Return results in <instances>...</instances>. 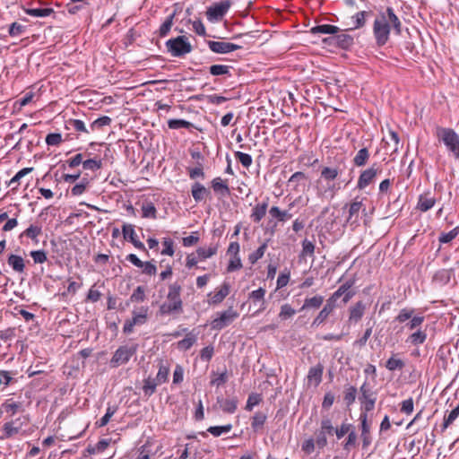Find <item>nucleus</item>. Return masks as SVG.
<instances>
[{"label": "nucleus", "mask_w": 459, "mask_h": 459, "mask_svg": "<svg viewBox=\"0 0 459 459\" xmlns=\"http://www.w3.org/2000/svg\"><path fill=\"white\" fill-rule=\"evenodd\" d=\"M391 26L396 35H401L402 22L394 9L387 7L385 12L378 13L373 23V34L378 47L385 45L389 40Z\"/></svg>", "instance_id": "f257e3e1"}, {"label": "nucleus", "mask_w": 459, "mask_h": 459, "mask_svg": "<svg viewBox=\"0 0 459 459\" xmlns=\"http://www.w3.org/2000/svg\"><path fill=\"white\" fill-rule=\"evenodd\" d=\"M181 285L174 282L169 286L167 301L163 302L159 307L160 316L180 315L183 313V301L180 297Z\"/></svg>", "instance_id": "f03ea898"}, {"label": "nucleus", "mask_w": 459, "mask_h": 459, "mask_svg": "<svg viewBox=\"0 0 459 459\" xmlns=\"http://www.w3.org/2000/svg\"><path fill=\"white\" fill-rule=\"evenodd\" d=\"M436 136L443 143L449 154L459 160V134L452 128L437 126Z\"/></svg>", "instance_id": "7ed1b4c3"}, {"label": "nucleus", "mask_w": 459, "mask_h": 459, "mask_svg": "<svg viewBox=\"0 0 459 459\" xmlns=\"http://www.w3.org/2000/svg\"><path fill=\"white\" fill-rule=\"evenodd\" d=\"M363 200L364 198L357 196L350 204L344 206V208H348V216L346 218L345 224L352 230L357 229L360 224V213H366L367 208Z\"/></svg>", "instance_id": "20e7f679"}, {"label": "nucleus", "mask_w": 459, "mask_h": 459, "mask_svg": "<svg viewBox=\"0 0 459 459\" xmlns=\"http://www.w3.org/2000/svg\"><path fill=\"white\" fill-rule=\"evenodd\" d=\"M137 350L138 344L136 343L118 347L110 359V366L112 368H117L126 364L130 359L136 354Z\"/></svg>", "instance_id": "39448f33"}, {"label": "nucleus", "mask_w": 459, "mask_h": 459, "mask_svg": "<svg viewBox=\"0 0 459 459\" xmlns=\"http://www.w3.org/2000/svg\"><path fill=\"white\" fill-rule=\"evenodd\" d=\"M166 48L173 56H182L192 51V46L185 36H178L167 40Z\"/></svg>", "instance_id": "423d86ee"}, {"label": "nucleus", "mask_w": 459, "mask_h": 459, "mask_svg": "<svg viewBox=\"0 0 459 459\" xmlns=\"http://www.w3.org/2000/svg\"><path fill=\"white\" fill-rule=\"evenodd\" d=\"M148 307H141L138 309H134L132 312V318L125 322L123 332L126 334L131 333L134 331L135 325H143L147 322L148 319Z\"/></svg>", "instance_id": "0eeeda50"}, {"label": "nucleus", "mask_w": 459, "mask_h": 459, "mask_svg": "<svg viewBox=\"0 0 459 459\" xmlns=\"http://www.w3.org/2000/svg\"><path fill=\"white\" fill-rule=\"evenodd\" d=\"M231 6V3L229 0L215 3L209 6L206 11V16L210 22H219L228 13Z\"/></svg>", "instance_id": "6e6552de"}, {"label": "nucleus", "mask_w": 459, "mask_h": 459, "mask_svg": "<svg viewBox=\"0 0 459 459\" xmlns=\"http://www.w3.org/2000/svg\"><path fill=\"white\" fill-rule=\"evenodd\" d=\"M238 317V313L233 309V307H230L212 321V328L214 330H221L230 325Z\"/></svg>", "instance_id": "1a4fd4ad"}, {"label": "nucleus", "mask_w": 459, "mask_h": 459, "mask_svg": "<svg viewBox=\"0 0 459 459\" xmlns=\"http://www.w3.org/2000/svg\"><path fill=\"white\" fill-rule=\"evenodd\" d=\"M378 172H380V169L377 163L363 170L359 177L357 188L359 190L366 188L374 180Z\"/></svg>", "instance_id": "9d476101"}, {"label": "nucleus", "mask_w": 459, "mask_h": 459, "mask_svg": "<svg viewBox=\"0 0 459 459\" xmlns=\"http://www.w3.org/2000/svg\"><path fill=\"white\" fill-rule=\"evenodd\" d=\"M353 284V280L347 281L346 282L342 284L329 298H331L333 301L336 302L338 299L343 297V303H348L350 299L354 296V292L350 290Z\"/></svg>", "instance_id": "9b49d317"}, {"label": "nucleus", "mask_w": 459, "mask_h": 459, "mask_svg": "<svg viewBox=\"0 0 459 459\" xmlns=\"http://www.w3.org/2000/svg\"><path fill=\"white\" fill-rule=\"evenodd\" d=\"M308 180V177L302 171H297L290 176L288 180L287 186L291 191L299 193L303 191Z\"/></svg>", "instance_id": "f8f14e48"}, {"label": "nucleus", "mask_w": 459, "mask_h": 459, "mask_svg": "<svg viewBox=\"0 0 459 459\" xmlns=\"http://www.w3.org/2000/svg\"><path fill=\"white\" fill-rule=\"evenodd\" d=\"M335 307L336 302L333 301L331 298H328L323 308L313 320L312 326H318L324 324Z\"/></svg>", "instance_id": "ddd939ff"}, {"label": "nucleus", "mask_w": 459, "mask_h": 459, "mask_svg": "<svg viewBox=\"0 0 459 459\" xmlns=\"http://www.w3.org/2000/svg\"><path fill=\"white\" fill-rule=\"evenodd\" d=\"M360 420V429H361V439H362V448H368L372 443V437L370 435V425L368 422V414L360 413L359 414Z\"/></svg>", "instance_id": "4468645a"}, {"label": "nucleus", "mask_w": 459, "mask_h": 459, "mask_svg": "<svg viewBox=\"0 0 459 459\" xmlns=\"http://www.w3.org/2000/svg\"><path fill=\"white\" fill-rule=\"evenodd\" d=\"M122 231L125 239L129 240L137 249L146 251L144 244L137 239L135 230L132 224H124Z\"/></svg>", "instance_id": "2eb2a0df"}, {"label": "nucleus", "mask_w": 459, "mask_h": 459, "mask_svg": "<svg viewBox=\"0 0 459 459\" xmlns=\"http://www.w3.org/2000/svg\"><path fill=\"white\" fill-rule=\"evenodd\" d=\"M230 286L228 282H223L220 290L215 292L208 294L209 304L217 305L223 301V299L229 295Z\"/></svg>", "instance_id": "dca6fc26"}, {"label": "nucleus", "mask_w": 459, "mask_h": 459, "mask_svg": "<svg viewBox=\"0 0 459 459\" xmlns=\"http://www.w3.org/2000/svg\"><path fill=\"white\" fill-rule=\"evenodd\" d=\"M435 204V197L431 196L430 192H427L419 196L416 208L422 212H426L430 210Z\"/></svg>", "instance_id": "f3484780"}, {"label": "nucleus", "mask_w": 459, "mask_h": 459, "mask_svg": "<svg viewBox=\"0 0 459 459\" xmlns=\"http://www.w3.org/2000/svg\"><path fill=\"white\" fill-rule=\"evenodd\" d=\"M385 143V149L390 150L391 154H395L399 152L400 149V138L396 132L394 130L388 131V138L383 139Z\"/></svg>", "instance_id": "a211bd4d"}, {"label": "nucleus", "mask_w": 459, "mask_h": 459, "mask_svg": "<svg viewBox=\"0 0 459 459\" xmlns=\"http://www.w3.org/2000/svg\"><path fill=\"white\" fill-rule=\"evenodd\" d=\"M323 371L324 367L320 363L315 367L310 368L307 376L308 384H313L315 386L319 385V384L322 382Z\"/></svg>", "instance_id": "6ab92c4d"}, {"label": "nucleus", "mask_w": 459, "mask_h": 459, "mask_svg": "<svg viewBox=\"0 0 459 459\" xmlns=\"http://www.w3.org/2000/svg\"><path fill=\"white\" fill-rule=\"evenodd\" d=\"M7 264L15 273H25V261L21 255L11 254L7 258Z\"/></svg>", "instance_id": "aec40b11"}, {"label": "nucleus", "mask_w": 459, "mask_h": 459, "mask_svg": "<svg viewBox=\"0 0 459 459\" xmlns=\"http://www.w3.org/2000/svg\"><path fill=\"white\" fill-rule=\"evenodd\" d=\"M191 194L194 200L196 203H199L202 202L205 197H207L211 194V192L201 183L195 182L191 187Z\"/></svg>", "instance_id": "412c9836"}, {"label": "nucleus", "mask_w": 459, "mask_h": 459, "mask_svg": "<svg viewBox=\"0 0 459 459\" xmlns=\"http://www.w3.org/2000/svg\"><path fill=\"white\" fill-rule=\"evenodd\" d=\"M366 310V305L362 301H358L349 309V320L351 322L358 323L363 316Z\"/></svg>", "instance_id": "4be33fe9"}, {"label": "nucleus", "mask_w": 459, "mask_h": 459, "mask_svg": "<svg viewBox=\"0 0 459 459\" xmlns=\"http://www.w3.org/2000/svg\"><path fill=\"white\" fill-rule=\"evenodd\" d=\"M377 399V393L372 389V386L368 381H365L359 387V401H367Z\"/></svg>", "instance_id": "5701e85b"}, {"label": "nucleus", "mask_w": 459, "mask_h": 459, "mask_svg": "<svg viewBox=\"0 0 459 459\" xmlns=\"http://www.w3.org/2000/svg\"><path fill=\"white\" fill-rule=\"evenodd\" d=\"M268 208V202H263L261 204H257L252 210V213L250 215V218L254 222L258 223L266 213Z\"/></svg>", "instance_id": "b1692460"}, {"label": "nucleus", "mask_w": 459, "mask_h": 459, "mask_svg": "<svg viewBox=\"0 0 459 459\" xmlns=\"http://www.w3.org/2000/svg\"><path fill=\"white\" fill-rule=\"evenodd\" d=\"M324 297L321 295H316L311 298H307L304 300V304L301 307L300 310H307V309H317L319 308L323 303H324Z\"/></svg>", "instance_id": "393cba45"}, {"label": "nucleus", "mask_w": 459, "mask_h": 459, "mask_svg": "<svg viewBox=\"0 0 459 459\" xmlns=\"http://www.w3.org/2000/svg\"><path fill=\"white\" fill-rule=\"evenodd\" d=\"M212 187L216 194H220L222 196H226L230 194L229 186L220 177L212 180Z\"/></svg>", "instance_id": "a878e982"}, {"label": "nucleus", "mask_w": 459, "mask_h": 459, "mask_svg": "<svg viewBox=\"0 0 459 459\" xmlns=\"http://www.w3.org/2000/svg\"><path fill=\"white\" fill-rule=\"evenodd\" d=\"M371 12L360 11L351 16L353 26L350 30L360 29L365 26L367 17Z\"/></svg>", "instance_id": "bb28decb"}, {"label": "nucleus", "mask_w": 459, "mask_h": 459, "mask_svg": "<svg viewBox=\"0 0 459 459\" xmlns=\"http://www.w3.org/2000/svg\"><path fill=\"white\" fill-rule=\"evenodd\" d=\"M311 32L313 34L322 33L334 35L341 32V29L337 26L331 24H322L313 27L311 29Z\"/></svg>", "instance_id": "cd10ccee"}, {"label": "nucleus", "mask_w": 459, "mask_h": 459, "mask_svg": "<svg viewBox=\"0 0 459 459\" xmlns=\"http://www.w3.org/2000/svg\"><path fill=\"white\" fill-rule=\"evenodd\" d=\"M217 401L220 403V406L224 412L234 413L235 411L237 410L238 400L236 398L223 399V398L218 397Z\"/></svg>", "instance_id": "c85d7f7f"}, {"label": "nucleus", "mask_w": 459, "mask_h": 459, "mask_svg": "<svg viewBox=\"0 0 459 459\" xmlns=\"http://www.w3.org/2000/svg\"><path fill=\"white\" fill-rule=\"evenodd\" d=\"M342 170L339 167H323L320 172V176L325 181L334 180Z\"/></svg>", "instance_id": "c756f323"}, {"label": "nucleus", "mask_w": 459, "mask_h": 459, "mask_svg": "<svg viewBox=\"0 0 459 459\" xmlns=\"http://www.w3.org/2000/svg\"><path fill=\"white\" fill-rule=\"evenodd\" d=\"M427 340V333L426 331H422L421 329H417L414 333H412L407 339V342H410L412 345H420L425 342Z\"/></svg>", "instance_id": "7c9ffc66"}, {"label": "nucleus", "mask_w": 459, "mask_h": 459, "mask_svg": "<svg viewBox=\"0 0 459 459\" xmlns=\"http://www.w3.org/2000/svg\"><path fill=\"white\" fill-rule=\"evenodd\" d=\"M336 39L337 47L342 49L350 48L354 43L353 37L346 33H337Z\"/></svg>", "instance_id": "2f4dec72"}, {"label": "nucleus", "mask_w": 459, "mask_h": 459, "mask_svg": "<svg viewBox=\"0 0 459 459\" xmlns=\"http://www.w3.org/2000/svg\"><path fill=\"white\" fill-rule=\"evenodd\" d=\"M207 45L211 51L216 54H228L229 53V48H228V42L226 41H213L209 40L207 41Z\"/></svg>", "instance_id": "473e14b6"}, {"label": "nucleus", "mask_w": 459, "mask_h": 459, "mask_svg": "<svg viewBox=\"0 0 459 459\" xmlns=\"http://www.w3.org/2000/svg\"><path fill=\"white\" fill-rule=\"evenodd\" d=\"M65 128L76 132L89 133L83 121L80 119L70 118L65 121Z\"/></svg>", "instance_id": "72a5a7b5"}, {"label": "nucleus", "mask_w": 459, "mask_h": 459, "mask_svg": "<svg viewBox=\"0 0 459 459\" xmlns=\"http://www.w3.org/2000/svg\"><path fill=\"white\" fill-rule=\"evenodd\" d=\"M168 126L169 129H174V130L180 129V128H186V129H189V130L193 129V128H196V126L193 123L184 120V119H169L168 121Z\"/></svg>", "instance_id": "f704fd0d"}, {"label": "nucleus", "mask_w": 459, "mask_h": 459, "mask_svg": "<svg viewBox=\"0 0 459 459\" xmlns=\"http://www.w3.org/2000/svg\"><path fill=\"white\" fill-rule=\"evenodd\" d=\"M24 13L34 17H47L54 13L52 8H22Z\"/></svg>", "instance_id": "c9c22d12"}, {"label": "nucleus", "mask_w": 459, "mask_h": 459, "mask_svg": "<svg viewBox=\"0 0 459 459\" xmlns=\"http://www.w3.org/2000/svg\"><path fill=\"white\" fill-rule=\"evenodd\" d=\"M269 214L274 218L277 219L279 221H286L290 220L292 217V214L289 212V211H281L277 206H273L269 210Z\"/></svg>", "instance_id": "e433bc0d"}, {"label": "nucleus", "mask_w": 459, "mask_h": 459, "mask_svg": "<svg viewBox=\"0 0 459 459\" xmlns=\"http://www.w3.org/2000/svg\"><path fill=\"white\" fill-rule=\"evenodd\" d=\"M357 388L353 385H345L344 391H343V400L347 406H351L355 403L356 396H357Z\"/></svg>", "instance_id": "4c0bfd02"}, {"label": "nucleus", "mask_w": 459, "mask_h": 459, "mask_svg": "<svg viewBox=\"0 0 459 459\" xmlns=\"http://www.w3.org/2000/svg\"><path fill=\"white\" fill-rule=\"evenodd\" d=\"M160 385V384L158 383V381L155 378H152L151 377L144 379L143 385V391L144 393V395H146L148 397L152 395L156 391L157 385Z\"/></svg>", "instance_id": "58836bf2"}, {"label": "nucleus", "mask_w": 459, "mask_h": 459, "mask_svg": "<svg viewBox=\"0 0 459 459\" xmlns=\"http://www.w3.org/2000/svg\"><path fill=\"white\" fill-rule=\"evenodd\" d=\"M230 68L231 66L226 65H212L209 67V72L214 76L226 75L230 77Z\"/></svg>", "instance_id": "ea45409f"}, {"label": "nucleus", "mask_w": 459, "mask_h": 459, "mask_svg": "<svg viewBox=\"0 0 459 459\" xmlns=\"http://www.w3.org/2000/svg\"><path fill=\"white\" fill-rule=\"evenodd\" d=\"M369 159V152L368 148H362L360 149L355 157L353 158V163L357 167H363L366 165Z\"/></svg>", "instance_id": "a19ab883"}, {"label": "nucleus", "mask_w": 459, "mask_h": 459, "mask_svg": "<svg viewBox=\"0 0 459 459\" xmlns=\"http://www.w3.org/2000/svg\"><path fill=\"white\" fill-rule=\"evenodd\" d=\"M157 210L151 201L144 202L142 205V216L143 218L156 219Z\"/></svg>", "instance_id": "79ce46f5"}, {"label": "nucleus", "mask_w": 459, "mask_h": 459, "mask_svg": "<svg viewBox=\"0 0 459 459\" xmlns=\"http://www.w3.org/2000/svg\"><path fill=\"white\" fill-rule=\"evenodd\" d=\"M17 420H11L8 422H5L3 426V431L4 433V437L6 438H10L13 437L14 435L18 434L21 429V425L16 426Z\"/></svg>", "instance_id": "37998d69"}, {"label": "nucleus", "mask_w": 459, "mask_h": 459, "mask_svg": "<svg viewBox=\"0 0 459 459\" xmlns=\"http://www.w3.org/2000/svg\"><path fill=\"white\" fill-rule=\"evenodd\" d=\"M176 12H173L169 16L166 18L164 22L160 25L159 29V36L161 38L166 37L169 30H171V27L173 25V20L175 18Z\"/></svg>", "instance_id": "c03bdc74"}, {"label": "nucleus", "mask_w": 459, "mask_h": 459, "mask_svg": "<svg viewBox=\"0 0 459 459\" xmlns=\"http://www.w3.org/2000/svg\"><path fill=\"white\" fill-rule=\"evenodd\" d=\"M195 342L196 336L189 333L184 339L178 342V348L183 351H187L195 343Z\"/></svg>", "instance_id": "a18cd8bd"}, {"label": "nucleus", "mask_w": 459, "mask_h": 459, "mask_svg": "<svg viewBox=\"0 0 459 459\" xmlns=\"http://www.w3.org/2000/svg\"><path fill=\"white\" fill-rule=\"evenodd\" d=\"M459 416V403L458 405L453 409L447 416H445L442 424L441 431H445Z\"/></svg>", "instance_id": "49530a36"}, {"label": "nucleus", "mask_w": 459, "mask_h": 459, "mask_svg": "<svg viewBox=\"0 0 459 459\" xmlns=\"http://www.w3.org/2000/svg\"><path fill=\"white\" fill-rule=\"evenodd\" d=\"M266 290L260 287L259 289L253 290L251 293H249V299H251L254 303L255 302H262V307L260 310H264L265 308L264 307V295Z\"/></svg>", "instance_id": "de8ad7c7"}, {"label": "nucleus", "mask_w": 459, "mask_h": 459, "mask_svg": "<svg viewBox=\"0 0 459 459\" xmlns=\"http://www.w3.org/2000/svg\"><path fill=\"white\" fill-rule=\"evenodd\" d=\"M267 419V416L265 413L257 411L254 414L252 417V422L251 426L254 430H258L259 429L263 428L265 420Z\"/></svg>", "instance_id": "09e8293b"}, {"label": "nucleus", "mask_w": 459, "mask_h": 459, "mask_svg": "<svg viewBox=\"0 0 459 459\" xmlns=\"http://www.w3.org/2000/svg\"><path fill=\"white\" fill-rule=\"evenodd\" d=\"M82 168L86 170L97 171L102 168L101 159H88L82 162Z\"/></svg>", "instance_id": "8fccbe9b"}, {"label": "nucleus", "mask_w": 459, "mask_h": 459, "mask_svg": "<svg viewBox=\"0 0 459 459\" xmlns=\"http://www.w3.org/2000/svg\"><path fill=\"white\" fill-rule=\"evenodd\" d=\"M267 249V243H263L255 251L248 255V261L251 264H255L259 259H261Z\"/></svg>", "instance_id": "3c124183"}, {"label": "nucleus", "mask_w": 459, "mask_h": 459, "mask_svg": "<svg viewBox=\"0 0 459 459\" xmlns=\"http://www.w3.org/2000/svg\"><path fill=\"white\" fill-rule=\"evenodd\" d=\"M459 234V227L454 228L449 232H442L438 237V241L441 244H446L455 239Z\"/></svg>", "instance_id": "603ef678"}, {"label": "nucleus", "mask_w": 459, "mask_h": 459, "mask_svg": "<svg viewBox=\"0 0 459 459\" xmlns=\"http://www.w3.org/2000/svg\"><path fill=\"white\" fill-rule=\"evenodd\" d=\"M413 314H414L413 308L404 307V308L401 309L400 312L398 313V315L394 317V321L401 323V324L404 323V322L410 320L412 316H414Z\"/></svg>", "instance_id": "864d4df0"}, {"label": "nucleus", "mask_w": 459, "mask_h": 459, "mask_svg": "<svg viewBox=\"0 0 459 459\" xmlns=\"http://www.w3.org/2000/svg\"><path fill=\"white\" fill-rule=\"evenodd\" d=\"M315 248H316L315 244L312 241L305 238L302 241V250H301L300 256H302V257H305V256L313 257L314 256V253H315Z\"/></svg>", "instance_id": "5fc2aeb1"}, {"label": "nucleus", "mask_w": 459, "mask_h": 459, "mask_svg": "<svg viewBox=\"0 0 459 459\" xmlns=\"http://www.w3.org/2000/svg\"><path fill=\"white\" fill-rule=\"evenodd\" d=\"M424 320L425 317L423 316H414L406 323L404 327L411 331L420 329V326L422 325Z\"/></svg>", "instance_id": "6e6d98bb"}, {"label": "nucleus", "mask_w": 459, "mask_h": 459, "mask_svg": "<svg viewBox=\"0 0 459 459\" xmlns=\"http://www.w3.org/2000/svg\"><path fill=\"white\" fill-rule=\"evenodd\" d=\"M405 364L401 359L391 357L385 363V368L390 371L401 370L404 368Z\"/></svg>", "instance_id": "4d7b16f0"}, {"label": "nucleus", "mask_w": 459, "mask_h": 459, "mask_svg": "<svg viewBox=\"0 0 459 459\" xmlns=\"http://www.w3.org/2000/svg\"><path fill=\"white\" fill-rule=\"evenodd\" d=\"M42 233V229L39 225L31 224L23 232L22 235L34 240Z\"/></svg>", "instance_id": "13d9d810"}, {"label": "nucleus", "mask_w": 459, "mask_h": 459, "mask_svg": "<svg viewBox=\"0 0 459 459\" xmlns=\"http://www.w3.org/2000/svg\"><path fill=\"white\" fill-rule=\"evenodd\" d=\"M232 429L231 424H227L224 426H212L208 428L207 431L211 433L214 437H220L224 433H229Z\"/></svg>", "instance_id": "bf43d9fd"}, {"label": "nucleus", "mask_w": 459, "mask_h": 459, "mask_svg": "<svg viewBox=\"0 0 459 459\" xmlns=\"http://www.w3.org/2000/svg\"><path fill=\"white\" fill-rule=\"evenodd\" d=\"M111 121H112V119L108 116L100 117L95 119L91 124V129L92 131H94L96 129H98V130L101 129L102 127H104L106 126H109L111 124Z\"/></svg>", "instance_id": "052dcab7"}, {"label": "nucleus", "mask_w": 459, "mask_h": 459, "mask_svg": "<svg viewBox=\"0 0 459 459\" xmlns=\"http://www.w3.org/2000/svg\"><path fill=\"white\" fill-rule=\"evenodd\" d=\"M196 253L198 257L202 260L209 258L217 253V245L208 248L199 247L197 248Z\"/></svg>", "instance_id": "680f3d73"}, {"label": "nucleus", "mask_w": 459, "mask_h": 459, "mask_svg": "<svg viewBox=\"0 0 459 459\" xmlns=\"http://www.w3.org/2000/svg\"><path fill=\"white\" fill-rule=\"evenodd\" d=\"M296 314V310L290 304H283L281 307V311L279 313V317L281 320H287L291 318Z\"/></svg>", "instance_id": "e2e57ef3"}, {"label": "nucleus", "mask_w": 459, "mask_h": 459, "mask_svg": "<svg viewBox=\"0 0 459 459\" xmlns=\"http://www.w3.org/2000/svg\"><path fill=\"white\" fill-rule=\"evenodd\" d=\"M169 374V368L167 366L160 364L155 379L161 385L168 381Z\"/></svg>", "instance_id": "0e129e2a"}, {"label": "nucleus", "mask_w": 459, "mask_h": 459, "mask_svg": "<svg viewBox=\"0 0 459 459\" xmlns=\"http://www.w3.org/2000/svg\"><path fill=\"white\" fill-rule=\"evenodd\" d=\"M2 408L4 410L5 412L10 413L11 416H13L21 408V403L7 400L2 404Z\"/></svg>", "instance_id": "69168bd1"}, {"label": "nucleus", "mask_w": 459, "mask_h": 459, "mask_svg": "<svg viewBox=\"0 0 459 459\" xmlns=\"http://www.w3.org/2000/svg\"><path fill=\"white\" fill-rule=\"evenodd\" d=\"M235 158L242 164L245 168H249L252 164V157L247 153L241 152H235Z\"/></svg>", "instance_id": "338daca9"}, {"label": "nucleus", "mask_w": 459, "mask_h": 459, "mask_svg": "<svg viewBox=\"0 0 459 459\" xmlns=\"http://www.w3.org/2000/svg\"><path fill=\"white\" fill-rule=\"evenodd\" d=\"M262 401V397L259 394H255V393H252L251 394H249L248 398H247V404H246V410L247 411H252L253 408L259 404L260 402Z\"/></svg>", "instance_id": "774afa93"}]
</instances>
